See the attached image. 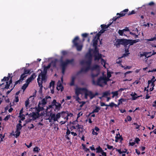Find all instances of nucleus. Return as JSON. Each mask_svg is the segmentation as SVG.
I'll use <instances>...</instances> for the list:
<instances>
[{
	"label": "nucleus",
	"instance_id": "53",
	"mask_svg": "<svg viewBox=\"0 0 156 156\" xmlns=\"http://www.w3.org/2000/svg\"><path fill=\"white\" fill-rule=\"evenodd\" d=\"M135 12L134 10H132L131 12H129L127 14L128 16H129L132 14H134Z\"/></svg>",
	"mask_w": 156,
	"mask_h": 156
},
{
	"label": "nucleus",
	"instance_id": "64",
	"mask_svg": "<svg viewBox=\"0 0 156 156\" xmlns=\"http://www.w3.org/2000/svg\"><path fill=\"white\" fill-rule=\"evenodd\" d=\"M133 125H136V129H138L139 128L140 126L138 125L136 123H133Z\"/></svg>",
	"mask_w": 156,
	"mask_h": 156
},
{
	"label": "nucleus",
	"instance_id": "52",
	"mask_svg": "<svg viewBox=\"0 0 156 156\" xmlns=\"http://www.w3.org/2000/svg\"><path fill=\"white\" fill-rule=\"evenodd\" d=\"M124 33V31L122 30H119V31H118V33L119 34V35H121V36H122L123 34V33Z\"/></svg>",
	"mask_w": 156,
	"mask_h": 156
},
{
	"label": "nucleus",
	"instance_id": "58",
	"mask_svg": "<svg viewBox=\"0 0 156 156\" xmlns=\"http://www.w3.org/2000/svg\"><path fill=\"white\" fill-rule=\"evenodd\" d=\"M88 34L86 33L83 34H82V36L83 37H86L88 36Z\"/></svg>",
	"mask_w": 156,
	"mask_h": 156
},
{
	"label": "nucleus",
	"instance_id": "44",
	"mask_svg": "<svg viewBox=\"0 0 156 156\" xmlns=\"http://www.w3.org/2000/svg\"><path fill=\"white\" fill-rule=\"evenodd\" d=\"M50 64H51V66H52L53 67H56V63L55 62L52 61Z\"/></svg>",
	"mask_w": 156,
	"mask_h": 156
},
{
	"label": "nucleus",
	"instance_id": "15",
	"mask_svg": "<svg viewBox=\"0 0 156 156\" xmlns=\"http://www.w3.org/2000/svg\"><path fill=\"white\" fill-rule=\"evenodd\" d=\"M125 47V53L122 55L121 57L119 58V59H121L122 58H123L127 56L129 54H130V53L129 52V46H124Z\"/></svg>",
	"mask_w": 156,
	"mask_h": 156
},
{
	"label": "nucleus",
	"instance_id": "60",
	"mask_svg": "<svg viewBox=\"0 0 156 156\" xmlns=\"http://www.w3.org/2000/svg\"><path fill=\"white\" fill-rule=\"evenodd\" d=\"M10 117V115H8L6 116L4 119V120L5 121H7L8 120L9 118Z\"/></svg>",
	"mask_w": 156,
	"mask_h": 156
},
{
	"label": "nucleus",
	"instance_id": "48",
	"mask_svg": "<svg viewBox=\"0 0 156 156\" xmlns=\"http://www.w3.org/2000/svg\"><path fill=\"white\" fill-rule=\"evenodd\" d=\"M40 150V149L37 147H36L34 148L33 149V151L34 152H39V151Z\"/></svg>",
	"mask_w": 156,
	"mask_h": 156
},
{
	"label": "nucleus",
	"instance_id": "12",
	"mask_svg": "<svg viewBox=\"0 0 156 156\" xmlns=\"http://www.w3.org/2000/svg\"><path fill=\"white\" fill-rule=\"evenodd\" d=\"M61 113H58L55 115V113L54 114H50V116L52 118H53V120L54 121H56L61 116Z\"/></svg>",
	"mask_w": 156,
	"mask_h": 156
},
{
	"label": "nucleus",
	"instance_id": "30",
	"mask_svg": "<svg viewBox=\"0 0 156 156\" xmlns=\"http://www.w3.org/2000/svg\"><path fill=\"white\" fill-rule=\"evenodd\" d=\"M57 89L58 90H60L61 91H62L63 90V87L61 84L57 85Z\"/></svg>",
	"mask_w": 156,
	"mask_h": 156
},
{
	"label": "nucleus",
	"instance_id": "4",
	"mask_svg": "<svg viewBox=\"0 0 156 156\" xmlns=\"http://www.w3.org/2000/svg\"><path fill=\"white\" fill-rule=\"evenodd\" d=\"M79 40V37L76 36L73 41V45L76 48V50L78 51H80L82 50L83 46L82 44H80L78 42Z\"/></svg>",
	"mask_w": 156,
	"mask_h": 156
},
{
	"label": "nucleus",
	"instance_id": "5",
	"mask_svg": "<svg viewBox=\"0 0 156 156\" xmlns=\"http://www.w3.org/2000/svg\"><path fill=\"white\" fill-rule=\"evenodd\" d=\"M46 73H42V72L38 76V77L37 79V81L38 83V84L39 87H42V85L41 83H40L39 81L41 80H41L42 81H44L46 80Z\"/></svg>",
	"mask_w": 156,
	"mask_h": 156
},
{
	"label": "nucleus",
	"instance_id": "62",
	"mask_svg": "<svg viewBox=\"0 0 156 156\" xmlns=\"http://www.w3.org/2000/svg\"><path fill=\"white\" fill-rule=\"evenodd\" d=\"M29 104V99H28L25 102V106L26 107H27L28 105Z\"/></svg>",
	"mask_w": 156,
	"mask_h": 156
},
{
	"label": "nucleus",
	"instance_id": "56",
	"mask_svg": "<svg viewBox=\"0 0 156 156\" xmlns=\"http://www.w3.org/2000/svg\"><path fill=\"white\" fill-rule=\"evenodd\" d=\"M102 34H101L100 33H99V32L96 35V36L95 37H96L97 38L99 39V37Z\"/></svg>",
	"mask_w": 156,
	"mask_h": 156
},
{
	"label": "nucleus",
	"instance_id": "45",
	"mask_svg": "<svg viewBox=\"0 0 156 156\" xmlns=\"http://www.w3.org/2000/svg\"><path fill=\"white\" fill-rule=\"evenodd\" d=\"M69 129L71 130V131H72L74 129H76V125H72L70 124V127L69 128Z\"/></svg>",
	"mask_w": 156,
	"mask_h": 156
},
{
	"label": "nucleus",
	"instance_id": "34",
	"mask_svg": "<svg viewBox=\"0 0 156 156\" xmlns=\"http://www.w3.org/2000/svg\"><path fill=\"white\" fill-rule=\"evenodd\" d=\"M94 54L99 53V49L98 48L97 46H94Z\"/></svg>",
	"mask_w": 156,
	"mask_h": 156
},
{
	"label": "nucleus",
	"instance_id": "17",
	"mask_svg": "<svg viewBox=\"0 0 156 156\" xmlns=\"http://www.w3.org/2000/svg\"><path fill=\"white\" fill-rule=\"evenodd\" d=\"M85 95V97L89 96L91 99H93L94 97V94L91 91H88L87 90V91L86 92Z\"/></svg>",
	"mask_w": 156,
	"mask_h": 156
},
{
	"label": "nucleus",
	"instance_id": "35",
	"mask_svg": "<svg viewBox=\"0 0 156 156\" xmlns=\"http://www.w3.org/2000/svg\"><path fill=\"white\" fill-rule=\"evenodd\" d=\"M15 133H16V134H13V135L15 136V137L17 138L20 136V132L19 131L16 130Z\"/></svg>",
	"mask_w": 156,
	"mask_h": 156
},
{
	"label": "nucleus",
	"instance_id": "51",
	"mask_svg": "<svg viewBox=\"0 0 156 156\" xmlns=\"http://www.w3.org/2000/svg\"><path fill=\"white\" fill-rule=\"evenodd\" d=\"M140 141V140L139 138L138 137H136L135 138V139L134 142L135 143H136V144H138L139 143V142Z\"/></svg>",
	"mask_w": 156,
	"mask_h": 156
},
{
	"label": "nucleus",
	"instance_id": "8",
	"mask_svg": "<svg viewBox=\"0 0 156 156\" xmlns=\"http://www.w3.org/2000/svg\"><path fill=\"white\" fill-rule=\"evenodd\" d=\"M87 91V89L86 88H77L75 90V94L77 96H78L82 92L85 93Z\"/></svg>",
	"mask_w": 156,
	"mask_h": 156
},
{
	"label": "nucleus",
	"instance_id": "1",
	"mask_svg": "<svg viewBox=\"0 0 156 156\" xmlns=\"http://www.w3.org/2000/svg\"><path fill=\"white\" fill-rule=\"evenodd\" d=\"M91 51V50L90 49L89 52L86 55V57L88 58V60L87 61L82 60L80 62L81 65H86V66L82 67L79 71L77 72L76 73L77 75H79L82 73H87L90 70L92 63V55Z\"/></svg>",
	"mask_w": 156,
	"mask_h": 156
},
{
	"label": "nucleus",
	"instance_id": "43",
	"mask_svg": "<svg viewBox=\"0 0 156 156\" xmlns=\"http://www.w3.org/2000/svg\"><path fill=\"white\" fill-rule=\"evenodd\" d=\"M22 82V81L21 80H20V79H19V80L16 81V82H15V83L13 87L14 88V87H15V86L17 84H20Z\"/></svg>",
	"mask_w": 156,
	"mask_h": 156
},
{
	"label": "nucleus",
	"instance_id": "14",
	"mask_svg": "<svg viewBox=\"0 0 156 156\" xmlns=\"http://www.w3.org/2000/svg\"><path fill=\"white\" fill-rule=\"evenodd\" d=\"M76 127L77 130L78 131L79 134L80 133H82L84 130L83 128V126L82 125L77 124V125H76Z\"/></svg>",
	"mask_w": 156,
	"mask_h": 156
},
{
	"label": "nucleus",
	"instance_id": "61",
	"mask_svg": "<svg viewBox=\"0 0 156 156\" xmlns=\"http://www.w3.org/2000/svg\"><path fill=\"white\" fill-rule=\"evenodd\" d=\"M107 148L109 150H111L113 148V146H110L109 144H107Z\"/></svg>",
	"mask_w": 156,
	"mask_h": 156
},
{
	"label": "nucleus",
	"instance_id": "24",
	"mask_svg": "<svg viewBox=\"0 0 156 156\" xmlns=\"http://www.w3.org/2000/svg\"><path fill=\"white\" fill-rule=\"evenodd\" d=\"M39 103H40V105H42V106L44 107L47 104V101H46V99H45V98H43L41 101H40Z\"/></svg>",
	"mask_w": 156,
	"mask_h": 156
},
{
	"label": "nucleus",
	"instance_id": "21",
	"mask_svg": "<svg viewBox=\"0 0 156 156\" xmlns=\"http://www.w3.org/2000/svg\"><path fill=\"white\" fill-rule=\"evenodd\" d=\"M115 142H118V140H120L121 141H122L123 140V138L122 136L120 135L119 133L116 134V136L115 137Z\"/></svg>",
	"mask_w": 156,
	"mask_h": 156
},
{
	"label": "nucleus",
	"instance_id": "54",
	"mask_svg": "<svg viewBox=\"0 0 156 156\" xmlns=\"http://www.w3.org/2000/svg\"><path fill=\"white\" fill-rule=\"evenodd\" d=\"M101 28L103 29L104 30L108 28L106 25L102 24L101 25Z\"/></svg>",
	"mask_w": 156,
	"mask_h": 156
},
{
	"label": "nucleus",
	"instance_id": "49",
	"mask_svg": "<svg viewBox=\"0 0 156 156\" xmlns=\"http://www.w3.org/2000/svg\"><path fill=\"white\" fill-rule=\"evenodd\" d=\"M131 95L132 96V100H136L138 98H139L140 97L142 96V95H140V96H134L132 95V94H131Z\"/></svg>",
	"mask_w": 156,
	"mask_h": 156
},
{
	"label": "nucleus",
	"instance_id": "40",
	"mask_svg": "<svg viewBox=\"0 0 156 156\" xmlns=\"http://www.w3.org/2000/svg\"><path fill=\"white\" fill-rule=\"evenodd\" d=\"M111 74L110 72H108L107 73V77H106V80L108 81L110 80L109 78L111 76Z\"/></svg>",
	"mask_w": 156,
	"mask_h": 156
},
{
	"label": "nucleus",
	"instance_id": "41",
	"mask_svg": "<svg viewBox=\"0 0 156 156\" xmlns=\"http://www.w3.org/2000/svg\"><path fill=\"white\" fill-rule=\"evenodd\" d=\"M30 70L29 69L27 70H26L25 69H24L23 73L25 75L26 74H30Z\"/></svg>",
	"mask_w": 156,
	"mask_h": 156
},
{
	"label": "nucleus",
	"instance_id": "47",
	"mask_svg": "<svg viewBox=\"0 0 156 156\" xmlns=\"http://www.w3.org/2000/svg\"><path fill=\"white\" fill-rule=\"evenodd\" d=\"M54 84H55L54 81H51L49 85L48 86V88H50L52 86L53 87Z\"/></svg>",
	"mask_w": 156,
	"mask_h": 156
},
{
	"label": "nucleus",
	"instance_id": "25",
	"mask_svg": "<svg viewBox=\"0 0 156 156\" xmlns=\"http://www.w3.org/2000/svg\"><path fill=\"white\" fill-rule=\"evenodd\" d=\"M101 109V108L99 107H98V106H96L95 107V108L94 109L93 111L92 112L90 113V114H92V113H97V112H99V111Z\"/></svg>",
	"mask_w": 156,
	"mask_h": 156
},
{
	"label": "nucleus",
	"instance_id": "10",
	"mask_svg": "<svg viewBox=\"0 0 156 156\" xmlns=\"http://www.w3.org/2000/svg\"><path fill=\"white\" fill-rule=\"evenodd\" d=\"M12 76L11 77V79L9 81V83L8 81H6V84L5 85H4V83H2V84L0 83V86L3 87H4H4L2 88V89H8L9 88L10 85L12 83Z\"/></svg>",
	"mask_w": 156,
	"mask_h": 156
},
{
	"label": "nucleus",
	"instance_id": "27",
	"mask_svg": "<svg viewBox=\"0 0 156 156\" xmlns=\"http://www.w3.org/2000/svg\"><path fill=\"white\" fill-rule=\"evenodd\" d=\"M51 67V64H49L47 66L44 67L43 73H47V70Z\"/></svg>",
	"mask_w": 156,
	"mask_h": 156
},
{
	"label": "nucleus",
	"instance_id": "39",
	"mask_svg": "<svg viewBox=\"0 0 156 156\" xmlns=\"http://www.w3.org/2000/svg\"><path fill=\"white\" fill-rule=\"evenodd\" d=\"M38 117L37 113L35 112H33V115H32L33 119L34 120L36 119Z\"/></svg>",
	"mask_w": 156,
	"mask_h": 156
},
{
	"label": "nucleus",
	"instance_id": "31",
	"mask_svg": "<svg viewBox=\"0 0 156 156\" xmlns=\"http://www.w3.org/2000/svg\"><path fill=\"white\" fill-rule=\"evenodd\" d=\"M96 149V152L97 153H101V152L103 151L102 148L100 146L97 147Z\"/></svg>",
	"mask_w": 156,
	"mask_h": 156
},
{
	"label": "nucleus",
	"instance_id": "26",
	"mask_svg": "<svg viewBox=\"0 0 156 156\" xmlns=\"http://www.w3.org/2000/svg\"><path fill=\"white\" fill-rule=\"evenodd\" d=\"M99 66L97 65H93V66L91 67L90 66V69H91L92 70H94L96 69H99Z\"/></svg>",
	"mask_w": 156,
	"mask_h": 156
},
{
	"label": "nucleus",
	"instance_id": "13",
	"mask_svg": "<svg viewBox=\"0 0 156 156\" xmlns=\"http://www.w3.org/2000/svg\"><path fill=\"white\" fill-rule=\"evenodd\" d=\"M125 46H128L127 45L129 44V46L132 45L134 42L133 40L129 39H124Z\"/></svg>",
	"mask_w": 156,
	"mask_h": 156
},
{
	"label": "nucleus",
	"instance_id": "6",
	"mask_svg": "<svg viewBox=\"0 0 156 156\" xmlns=\"http://www.w3.org/2000/svg\"><path fill=\"white\" fill-rule=\"evenodd\" d=\"M129 10L128 9H126L120 12V13H118L117 14V15H119V16L114 17L112 19L113 21H115L116 20L119 19L120 17L124 16L127 13L126 12H127Z\"/></svg>",
	"mask_w": 156,
	"mask_h": 156
},
{
	"label": "nucleus",
	"instance_id": "22",
	"mask_svg": "<svg viewBox=\"0 0 156 156\" xmlns=\"http://www.w3.org/2000/svg\"><path fill=\"white\" fill-rule=\"evenodd\" d=\"M110 94V93L109 90H108L102 93V97H100V98L101 99L102 97H105L106 96H109Z\"/></svg>",
	"mask_w": 156,
	"mask_h": 156
},
{
	"label": "nucleus",
	"instance_id": "9",
	"mask_svg": "<svg viewBox=\"0 0 156 156\" xmlns=\"http://www.w3.org/2000/svg\"><path fill=\"white\" fill-rule=\"evenodd\" d=\"M70 134L73 135L74 136L77 135V134L76 133H75L73 132H71L70 130L68 128H67L66 129V135H65V137L66 139L68 140H70V137H69V135Z\"/></svg>",
	"mask_w": 156,
	"mask_h": 156
},
{
	"label": "nucleus",
	"instance_id": "7",
	"mask_svg": "<svg viewBox=\"0 0 156 156\" xmlns=\"http://www.w3.org/2000/svg\"><path fill=\"white\" fill-rule=\"evenodd\" d=\"M51 105L53 106H55V108L54 110L56 111L59 110L61 106V104L57 102L56 101L55 99H54L51 102Z\"/></svg>",
	"mask_w": 156,
	"mask_h": 156
},
{
	"label": "nucleus",
	"instance_id": "50",
	"mask_svg": "<svg viewBox=\"0 0 156 156\" xmlns=\"http://www.w3.org/2000/svg\"><path fill=\"white\" fill-rule=\"evenodd\" d=\"M154 79H155V77L154 76H153L152 78L151 79V80H148V84H150L151 83V82H152L154 80H154Z\"/></svg>",
	"mask_w": 156,
	"mask_h": 156
},
{
	"label": "nucleus",
	"instance_id": "57",
	"mask_svg": "<svg viewBox=\"0 0 156 156\" xmlns=\"http://www.w3.org/2000/svg\"><path fill=\"white\" fill-rule=\"evenodd\" d=\"M114 103L113 102H112L109 103V105H107V106H110L111 107H112L114 106Z\"/></svg>",
	"mask_w": 156,
	"mask_h": 156
},
{
	"label": "nucleus",
	"instance_id": "19",
	"mask_svg": "<svg viewBox=\"0 0 156 156\" xmlns=\"http://www.w3.org/2000/svg\"><path fill=\"white\" fill-rule=\"evenodd\" d=\"M44 110V107L40 106V103H38L37 107L36 108V110L37 111V113L38 115L39 114V112L41 111H43Z\"/></svg>",
	"mask_w": 156,
	"mask_h": 156
},
{
	"label": "nucleus",
	"instance_id": "23",
	"mask_svg": "<svg viewBox=\"0 0 156 156\" xmlns=\"http://www.w3.org/2000/svg\"><path fill=\"white\" fill-rule=\"evenodd\" d=\"M99 39L96 38V37H94L92 41L93 42V46H97V43Z\"/></svg>",
	"mask_w": 156,
	"mask_h": 156
},
{
	"label": "nucleus",
	"instance_id": "29",
	"mask_svg": "<svg viewBox=\"0 0 156 156\" xmlns=\"http://www.w3.org/2000/svg\"><path fill=\"white\" fill-rule=\"evenodd\" d=\"M10 77V74L9 73L8 74V76L7 77H4L1 80V81L3 82L4 81H8L9 80Z\"/></svg>",
	"mask_w": 156,
	"mask_h": 156
},
{
	"label": "nucleus",
	"instance_id": "28",
	"mask_svg": "<svg viewBox=\"0 0 156 156\" xmlns=\"http://www.w3.org/2000/svg\"><path fill=\"white\" fill-rule=\"evenodd\" d=\"M75 79L76 77L75 76H73L72 77L71 82L70 83V86H73L74 85V82Z\"/></svg>",
	"mask_w": 156,
	"mask_h": 156
},
{
	"label": "nucleus",
	"instance_id": "11",
	"mask_svg": "<svg viewBox=\"0 0 156 156\" xmlns=\"http://www.w3.org/2000/svg\"><path fill=\"white\" fill-rule=\"evenodd\" d=\"M120 44H122L125 46L124 39H121L116 41L114 44V45L116 47L119 48Z\"/></svg>",
	"mask_w": 156,
	"mask_h": 156
},
{
	"label": "nucleus",
	"instance_id": "2",
	"mask_svg": "<svg viewBox=\"0 0 156 156\" xmlns=\"http://www.w3.org/2000/svg\"><path fill=\"white\" fill-rule=\"evenodd\" d=\"M108 80H106V77L100 76L95 81L94 79L92 80V84L95 86L103 87L104 85L107 84Z\"/></svg>",
	"mask_w": 156,
	"mask_h": 156
},
{
	"label": "nucleus",
	"instance_id": "38",
	"mask_svg": "<svg viewBox=\"0 0 156 156\" xmlns=\"http://www.w3.org/2000/svg\"><path fill=\"white\" fill-rule=\"evenodd\" d=\"M111 93L113 94L112 98H113L115 96H117L118 95V91H113Z\"/></svg>",
	"mask_w": 156,
	"mask_h": 156
},
{
	"label": "nucleus",
	"instance_id": "55",
	"mask_svg": "<svg viewBox=\"0 0 156 156\" xmlns=\"http://www.w3.org/2000/svg\"><path fill=\"white\" fill-rule=\"evenodd\" d=\"M130 34L133 36L135 38H137L138 37V35L135 34V33H133L132 32H130Z\"/></svg>",
	"mask_w": 156,
	"mask_h": 156
},
{
	"label": "nucleus",
	"instance_id": "63",
	"mask_svg": "<svg viewBox=\"0 0 156 156\" xmlns=\"http://www.w3.org/2000/svg\"><path fill=\"white\" fill-rule=\"evenodd\" d=\"M155 81H156V80H155V79L153 81L151 82V86L152 87L154 88V87L155 86L154 82Z\"/></svg>",
	"mask_w": 156,
	"mask_h": 156
},
{
	"label": "nucleus",
	"instance_id": "42",
	"mask_svg": "<svg viewBox=\"0 0 156 156\" xmlns=\"http://www.w3.org/2000/svg\"><path fill=\"white\" fill-rule=\"evenodd\" d=\"M70 124L71 125H76L77 124H79L78 123V121L77 120L73 121L72 122H70Z\"/></svg>",
	"mask_w": 156,
	"mask_h": 156
},
{
	"label": "nucleus",
	"instance_id": "36",
	"mask_svg": "<svg viewBox=\"0 0 156 156\" xmlns=\"http://www.w3.org/2000/svg\"><path fill=\"white\" fill-rule=\"evenodd\" d=\"M29 84V83L26 82V83L23 84V85L22 86V89L23 90H24L27 87Z\"/></svg>",
	"mask_w": 156,
	"mask_h": 156
},
{
	"label": "nucleus",
	"instance_id": "59",
	"mask_svg": "<svg viewBox=\"0 0 156 156\" xmlns=\"http://www.w3.org/2000/svg\"><path fill=\"white\" fill-rule=\"evenodd\" d=\"M92 134L93 135H97L98 134V133L94 131V129H92Z\"/></svg>",
	"mask_w": 156,
	"mask_h": 156
},
{
	"label": "nucleus",
	"instance_id": "46",
	"mask_svg": "<svg viewBox=\"0 0 156 156\" xmlns=\"http://www.w3.org/2000/svg\"><path fill=\"white\" fill-rule=\"evenodd\" d=\"M101 64H103V63L104 64L103 65V66L105 68H106V67L105 66V65L106 63V62L103 58H102L101 59Z\"/></svg>",
	"mask_w": 156,
	"mask_h": 156
},
{
	"label": "nucleus",
	"instance_id": "20",
	"mask_svg": "<svg viewBox=\"0 0 156 156\" xmlns=\"http://www.w3.org/2000/svg\"><path fill=\"white\" fill-rule=\"evenodd\" d=\"M95 61H98L100 59H101L102 58V55L101 54L98 53L94 55Z\"/></svg>",
	"mask_w": 156,
	"mask_h": 156
},
{
	"label": "nucleus",
	"instance_id": "3",
	"mask_svg": "<svg viewBox=\"0 0 156 156\" xmlns=\"http://www.w3.org/2000/svg\"><path fill=\"white\" fill-rule=\"evenodd\" d=\"M74 62V59H72L70 60L66 59L65 61H62L61 59L60 61L61 66L62 68V73L63 75H64L65 71L67 65L69 64H73Z\"/></svg>",
	"mask_w": 156,
	"mask_h": 156
},
{
	"label": "nucleus",
	"instance_id": "16",
	"mask_svg": "<svg viewBox=\"0 0 156 156\" xmlns=\"http://www.w3.org/2000/svg\"><path fill=\"white\" fill-rule=\"evenodd\" d=\"M61 115L62 116H66V117H65L64 118V119H66V120H68V116H70L71 117L73 115V114L71 113H69L67 112H61Z\"/></svg>",
	"mask_w": 156,
	"mask_h": 156
},
{
	"label": "nucleus",
	"instance_id": "33",
	"mask_svg": "<svg viewBox=\"0 0 156 156\" xmlns=\"http://www.w3.org/2000/svg\"><path fill=\"white\" fill-rule=\"evenodd\" d=\"M126 99L124 98H120L118 101V105H119L120 104H122V102L125 101H126Z\"/></svg>",
	"mask_w": 156,
	"mask_h": 156
},
{
	"label": "nucleus",
	"instance_id": "18",
	"mask_svg": "<svg viewBox=\"0 0 156 156\" xmlns=\"http://www.w3.org/2000/svg\"><path fill=\"white\" fill-rule=\"evenodd\" d=\"M36 77V76L35 75V73H33L31 76L30 77L28 78L26 80V82L29 84V83L31 82L32 80L34 79Z\"/></svg>",
	"mask_w": 156,
	"mask_h": 156
},
{
	"label": "nucleus",
	"instance_id": "37",
	"mask_svg": "<svg viewBox=\"0 0 156 156\" xmlns=\"http://www.w3.org/2000/svg\"><path fill=\"white\" fill-rule=\"evenodd\" d=\"M27 76L25 75L23 73L21 75L20 79L22 81L24 80V79L27 77Z\"/></svg>",
	"mask_w": 156,
	"mask_h": 156
},
{
	"label": "nucleus",
	"instance_id": "32",
	"mask_svg": "<svg viewBox=\"0 0 156 156\" xmlns=\"http://www.w3.org/2000/svg\"><path fill=\"white\" fill-rule=\"evenodd\" d=\"M16 127V130L20 131L21 129L22 126L20 123H19L17 125Z\"/></svg>",
	"mask_w": 156,
	"mask_h": 156
}]
</instances>
